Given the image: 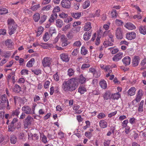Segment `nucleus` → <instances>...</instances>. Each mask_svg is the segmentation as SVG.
<instances>
[{
	"label": "nucleus",
	"instance_id": "nucleus-60",
	"mask_svg": "<svg viewBox=\"0 0 146 146\" xmlns=\"http://www.w3.org/2000/svg\"><path fill=\"white\" fill-rule=\"evenodd\" d=\"M90 66V65L88 64H83L81 67V69L82 70H84L86 68H89Z\"/></svg>",
	"mask_w": 146,
	"mask_h": 146
},
{
	"label": "nucleus",
	"instance_id": "nucleus-9",
	"mask_svg": "<svg viewBox=\"0 0 146 146\" xmlns=\"http://www.w3.org/2000/svg\"><path fill=\"white\" fill-rule=\"evenodd\" d=\"M123 56L122 52H119L115 55L113 58V60L115 62L118 61L120 60Z\"/></svg>",
	"mask_w": 146,
	"mask_h": 146
},
{
	"label": "nucleus",
	"instance_id": "nucleus-39",
	"mask_svg": "<svg viewBox=\"0 0 146 146\" xmlns=\"http://www.w3.org/2000/svg\"><path fill=\"white\" fill-rule=\"evenodd\" d=\"M50 34L51 36L54 34H56V30L54 27H51L49 29Z\"/></svg>",
	"mask_w": 146,
	"mask_h": 146
},
{
	"label": "nucleus",
	"instance_id": "nucleus-51",
	"mask_svg": "<svg viewBox=\"0 0 146 146\" xmlns=\"http://www.w3.org/2000/svg\"><path fill=\"white\" fill-rule=\"evenodd\" d=\"M67 37L70 39H71L73 37V32L70 31L69 32L67 35Z\"/></svg>",
	"mask_w": 146,
	"mask_h": 146
},
{
	"label": "nucleus",
	"instance_id": "nucleus-45",
	"mask_svg": "<svg viewBox=\"0 0 146 146\" xmlns=\"http://www.w3.org/2000/svg\"><path fill=\"white\" fill-rule=\"evenodd\" d=\"M47 17V16L45 15H43L41 17L39 22L40 23H43L46 19Z\"/></svg>",
	"mask_w": 146,
	"mask_h": 146
},
{
	"label": "nucleus",
	"instance_id": "nucleus-1",
	"mask_svg": "<svg viewBox=\"0 0 146 146\" xmlns=\"http://www.w3.org/2000/svg\"><path fill=\"white\" fill-rule=\"evenodd\" d=\"M78 80L72 78L68 81H64L63 84L62 88L64 91H72L75 90L78 86Z\"/></svg>",
	"mask_w": 146,
	"mask_h": 146
},
{
	"label": "nucleus",
	"instance_id": "nucleus-32",
	"mask_svg": "<svg viewBox=\"0 0 146 146\" xmlns=\"http://www.w3.org/2000/svg\"><path fill=\"white\" fill-rule=\"evenodd\" d=\"M100 10H97L94 14L92 13L91 15V16L92 17H99L100 16Z\"/></svg>",
	"mask_w": 146,
	"mask_h": 146
},
{
	"label": "nucleus",
	"instance_id": "nucleus-25",
	"mask_svg": "<svg viewBox=\"0 0 146 146\" xmlns=\"http://www.w3.org/2000/svg\"><path fill=\"white\" fill-rule=\"evenodd\" d=\"M17 28V26L14 25V26H11V28L9 29V34L10 35H11L14 33V31L16 30Z\"/></svg>",
	"mask_w": 146,
	"mask_h": 146
},
{
	"label": "nucleus",
	"instance_id": "nucleus-18",
	"mask_svg": "<svg viewBox=\"0 0 146 146\" xmlns=\"http://www.w3.org/2000/svg\"><path fill=\"white\" fill-rule=\"evenodd\" d=\"M10 140L11 143L13 144H15L17 141V139L16 136L13 134L11 135Z\"/></svg>",
	"mask_w": 146,
	"mask_h": 146
},
{
	"label": "nucleus",
	"instance_id": "nucleus-13",
	"mask_svg": "<svg viewBox=\"0 0 146 146\" xmlns=\"http://www.w3.org/2000/svg\"><path fill=\"white\" fill-rule=\"evenodd\" d=\"M75 78L76 79H77L78 80V81L77 82L78 85L79 83L82 84L84 83L85 82L86 78L82 75H80L78 78Z\"/></svg>",
	"mask_w": 146,
	"mask_h": 146
},
{
	"label": "nucleus",
	"instance_id": "nucleus-44",
	"mask_svg": "<svg viewBox=\"0 0 146 146\" xmlns=\"http://www.w3.org/2000/svg\"><path fill=\"white\" fill-rule=\"evenodd\" d=\"M59 16L61 18H66L68 17V15L67 14L62 12L60 14Z\"/></svg>",
	"mask_w": 146,
	"mask_h": 146
},
{
	"label": "nucleus",
	"instance_id": "nucleus-26",
	"mask_svg": "<svg viewBox=\"0 0 146 146\" xmlns=\"http://www.w3.org/2000/svg\"><path fill=\"white\" fill-rule=\"evenodd\" d=\"M8 9L6 8L0 7V14L1 15L5 14L8 13Z\"/></svg>",
	"mask_w": 146,
	"mask_h": 146
},
{
	"label": "nucleus",
	"instance_id": "nucleus-64",
	"mask_svg": "<svg viewBox=\"0 0 146 146\" xmlns=\"http://www.w3.org/2000/svg\"><path fill=\"white\" fill-rule=\"evenodd\" d=\"M93 94L94 95H98L100 94V92L98 89H96L92 92Z\"/></svg>",
	"mask_w": 146,
	"mask_h": 146
},
{
	"label": "nucleus",
	"instance_id": "nucleus-22",
	"mask_svg": "<svg viewBox=\"0 0 146 146\" xmlns=\"http://www.w3.org/2000/svg\"><path fill=\"white\" fill-rule=\"evenodd\" d=\"M71 15L74 18L79 19L81 16V13L80 12L71 13Z\"/></svg>",
	"mask_w": 146,
	"mask_h": 146
},
{
	"label": "nucleus",
	"instance_id": "nucleus-55",
	"mask_svg": "<svg viewBox=\"0 0 146 146\" xmlns=\"http://www.w3.org/2000/svg\"><path fill=\"white\" fill-rule=\"evenodd\" d=\"M42 141L44 143H46L48 142L47 137L44 135H43L42 137Z\"/></svg>",
	"mask_w": 146,
	"mask_h": 146
},
{
	"label": "nucleus",
	"instance_id": "nucleus-57",
	"mask_svg": "<svg viewBox=\"0 0 146 146\" xmlns=\"http://www.w3.org/2000/svg\"><path fill=\"white\" fill-rule=\"evenodd\" d=\"M108 36L111 39V40L112 42H113L114 41V39L113 38V36L112 33H111L110 31L109 32Z\"/></svg>",
	"mask_w": 146,
	"mask_h": 146
},
{
	"label": "nucleus",
	"instance_id": "nucleus-48",
	"mask_svg": "<svg viewBox=\"0 0 146 146\" xmlns=\"http://www.w3.org/2000/svg\"><path fill=\"white\" fill-rule=\"evenodd\" d=\"M20 113L19 109H16V110L13 111L12 112V115H19Z\"/></svg>",
	"mask_w": 146,
	"mask_h": 146
},
{
	"label": "nucleus",
	"instance_id": "nucleus-63",
	"mask_svg": "<svg viewBox=\"0 0 146 146\" xmlns=\"http://www.w3.org/2000/svg\"><path fill=\"white\" fill-rule=\"evenodd\" d=\"M110 141L109 140H105L104 143V146H109L110 143Z\"/></svg>",
	"mask_w": 146,
	"mask_h": 146
},
{
	"label": "nucleus",
	"instance_id": "nucleus-59",
	"mask_svg": "<svg viewBox=\"0 0 146 146\" xmlns=\"http://www.w3.org/2000/svg\"><path fill=\"white\" fill-rule=\"evenodd\" d=\"M58 15L56 13H53L51 15L50 18L55 20L57 17Z\"/></svg>",
	"mask_w": 146,
	"mask_h": 146
},
{
	"label": "nucleus",
	"instance_id": "nucleus-3",
	"mask_svg": "<svg viewBox=\"0 0 146 146\" xmlns=\"http://www.w3.org/2000/svg\"><path fill=\"white\" fill-rule=\"evenodd\" d=\"M33 118L30 115H28L24 120V126L25 128H28L29 126L31 125Z\"/></svg>",
	"mask_w": 146,
	"mask_h": 146
},
{
	"label": "nucleus",
	"instance_id": "nucleus-40",
	"mask_svg": "<svg viewBox=\"0 0 146 146\" xmlns=\"http://www.w3.org/2000/svg\"><path fill=\"white\" fill-rule=\"evenodd\" d=\"M90 1H89L87 0L85 2V4L83 5V7L84 9H86L90 5Z\"/></svg>",
	"mask_w": 146,
	"mask_h": 146
},
{
	"label": "nucleus",
	"instance_id": "nucleus-36",
	"mask_svg": "<svg viewBox=\"0 0 146 146\" xmlns=\"http://www.w3.org/2000/svg\"><path fill=\"white\" fill-rule=\"evenodd\" d=\"M33 18L35 22H37L40 19V14L38 13H36L33 16Z\"/></svg>",
	"mask_w": 146,
	"mask_h": 146
},
{
	"label": "nucleus",
	"instance_id": "nucleus-46",
	"mask_svg": "<svg viewBox=\"0 0 146 146\" xmlns=\"http://www.w3.org/2000/svg\"><path fill=\"white\" fill-rule=\"evenodd\" d=\"M40 7V5L39 4H37L32 6L31 9L33 11H36L38 8H39Z\"/></svg>",
	"mask_w": 146,
	"mask_h": 146
},
{
	"label": "nucleus",
	"instance_id": "nucleus-41",
	"mask_svg": "<svg viewBox=\"0 0 146 146\" xmlns=\"http://www.w3.org/2000/svg\"><path fill=\"white\" fill-rule=\"evenodd\" d=\"M111 15L112 18H116L118 15L116 10L113 9L111 13Z\"/></svg>",
	"mask_w": 146,
	"mask_h": 146
},
{
	"label": "nucleus",
	"instance_id": "nucleus-27",
	"mask_svg": "<svg viewBox=\"0 0 146 146\" xmlns=\"http://www.w3.org/2000/svg\"><path fill=\"white\" fill-rule=\"evenodd\" d=\"M120 97V95L119 92L115 94H112L111 95V99L113 100H117Z\"/></svg>",
	"mask_w": 146,
	"mask_h": 146
},
{
	"label": "nucleus",
	"instance_id": "nucleus-38",
	"mask_svg": "<svg viewBox=\"0 0 146 146\" xmlns=\"http://www.w3.org/2000/svg\"><path fill=\"white\" fill-rule=\"evenodd\" d=\"M88 50L84 46H82L81 48V53L82 55H86L87 53Z\"/></svg>",
	"mask_w": 146,
	"mask_h": 146
},
{
	"label": "nucleus",
	"instance_id": "nucleus-58",
	"mask_svg": "<svg viewBox=\"0 0 146 146\" xmlns=\"http://www.w3.org/2000/svg\"><path fill=\"white\" fill-rule=\"evenodd\" d=\"M115 23L119 26L121 25L123 23V22L121 20L117 19L115 21Z\"/></svg>",
	"mask_w": 146,
	"mask_h": 146
},
{
	"label": "nucleus",
	"instance_id": "nucleus-6",
	"mask_svg": "<svg viewBox=\"0 0 146 146\" xmlns=\"http://www.w3.org/2000/svg\"><path fill=\"white\" fill-rule=\"evenodd\" d=\"M61 4L63 7L66 9H69L71 7V3L68 0H62Z\"/></svg>",
	"mask_w": 146,
	"mask_h": 146
},
{
	"label": "nucleus",
	"instance_id": "nucleus-33",
	"mask_svg": "<svg viewBox=\"0 0 146 146\" xmlns=\"http://www.w3.org/2000/svg\"><path fill=\"white\" fill-rule=\"evenodd\" d=\"M6 46L8 47L11 48L12 45V41L11 39H7L5 41Z\"/></svg>",
	"mask_w": 146,
	"mask_h": 146
},
{
	"label": "nucleus",
	"instance_id": "nucleus-5",
	"mask_svg": "<svg viewBox=\"0 0 146 146\" xmlns=\"http://www.w3.org/2000/svg\"><path fill=\"white\" fill-rule=\"evenodd\" d=\"M22 110L23 112L27 114H34L31 108L28 106H25L22 107Z\"/></svg>",
	"mask_w": 146,
	"mask_h": 146
},
{
	"label": "nucleus",
	"instance_id": "nucleus-7",
	"mask_svg": "<svg viewBox=\"0 0 146 146\" xmlns=\"http://www.w3.org/2000/svg\"><path fill=\"white\" fill-rule=\"evenodd\" d=\"M115 35L118 39H121L123 38V33L121 28H117V29L115 30Z\"/></svg>",
	"mask_w": 146,
	"mask_h": 146
},
{
	"label": "nucleus",
	"instance_id": "nucleus-35",
	"mask_svg": "<svg viewBox=\"0 0 146 146\" xmlns=\"http://www.w3.org/2000/svg\"><path fill=\"white\" fill-rule=\"evenodd\" d=\"M86 91V89L84 86L80 87L78 89V91L81 94H83Z\"/></svg>",
	"mask_w": 146,
	"mask_h": 146
},
{
	"label": "nucleus",
	"instance_id": "nucleus-11",
	"mask_svg": "<svg viewBox=\"0 0 146 146\" xmlns=\"http://www.w3.org/2000/svg\"><path fill=\"white\" fill-rule=\"evenodd\" d=\"M60 58L63 61L66 62H68L69 60V58L68 55L65 53H62L60 54Z\"/></svg>",
	"mask_w": 146,
	"mask_h": 146
},
{
	"label": "nucleus",
	"instance_id": "nucleus-29",
	"mask_svg": "<svg viewBox=\"0 0 146 146\" xmlns=\"http://www.w3.org/2000/svg\"><path fill=\"white\" fill-rule=\"evenodd\" d=\"M139 30L140 33L144 35L146 34V28L145 27L142 26L140 27Z\"/></svg>",
	"mask_w": 146,
	"mask_h": 146
},
{
	"label": "nucleus",
	"instance_id": "nucleus-43",
	"mask_svg": "<svg viewBox=\"0 0 146 146\" xmlns=\"http://www.w3.org/2000/svg\"><path fill=\"white\" fill-rule=\"evenodd\" d=\"M68 74L70 76H72L74 74V71L72 68L69 69L68 71Z\"/></svg>",
	"mask_w": 146,
	"mask_h": 146
},
{
	"label": "nucleus",
	"instance_id": "nucleus-12",
	"mask_svg": "<svg viewBox=\"0 0 146 146\" xmlns=\"http://www.w3.org/2000/svg\"><path fill=\"white\" fill-rule=\"evenodd\" d=\"M140 59L138 56H135L132 61V65L134 67L137 66L139 63Z\"/></svg>",
	"mask_w": 146,
	"mask_h": 146
},
{
	"label": "nucleus",
	"instance_id": "nucleus-62",
	"mask_svg": "<svg viewBox=\"0 0 146 146\" xmlns=\"http://www.w3.org/2000/svg\"><path fill=\"white\" fill-rule=\"evenodd\" d=\"M60 11V8L58 6H56V7H55L53 11V13H56L59 12Z\"/></svg>",
	"mask_w": 146,
	"mask_h": 146
},
{
	"label": "nucleus",
	"instance_id": "nucleus-31",
	"mask_svg": "<svg viewBox=\"0 0 146 146\" xmlns=\"http://www.w3.org/2000/svg\"><path fill=\"white\" fill-rule=\"evenodd\" d=\"M7 23L8 25L9 29L11 28V26L14 25L15 23L14 20L11 19H9L7 21Z\"/></svg>",
	"mask_w": 146,
	"mask_h": 146
},
{
	"label": "nucleus",
	"instance_id": "nucleus-15",
	"mask_svg": "<svg viewBox=\"0 0 146 146\" xmlns=\"http://www.w3.org/2000/svg\"><path fill=\"white\" fill-rule=\"evenodd\" d=\"M0 101L2 104H5L8 101L6 94L2 95L0 98Z\"/></svg>",
	"mask_w": 146,
	"mask_h": 146
},
{
	"label": "nucleus",
	"instance_id": "nucleus-14",
	"mask_svg": "<svg viewBox=\"0 0 146 146\" xmlns=\"http://www.w3.org/2000/svg\"><path fill=\"white\" fill-rule=\"evenodd\" d=\"M125 27L129 30H132L135 29L136 27L132 23L129 22L126 24L125 25Z\"/></svg>",
	"mask_w": 146,
	"mask_h": 146
},
{
	"label": "nucleus",
	"instance_id": "nucleus-17",
	"mask_svg": "<svg viewBox=\"0 0 146 146\" xmlns=\"http://www.w3.org/2000/svg\"><path fill=\"white\" fill-rule=\"evenodd\" d=\"M99 125L101 127L104 128L107 127L108 123L105 120H101L99 122Z\"/></svg>",
	"mask_w": 146,
	"mask_h": 146
},
{
	"label": "nucleus",
	"instance_id": "nucleus-56",
	"mask_svg": "<svg viewBox=\"0 0 146 146\" xmlns=\"http://www.w3.org/2000/svg\"><path fill=\"white\" fill-rule=\"evenodd\" d=\"M15 72H13L11 73H10L8 75L7 78V81L9 82V80L10 79V78H11V77L13 75L15 76Z\"/></svg>",
	"mask_w": 146,
	"mask_h": 146
},
{
	"label": "nucleus",
	"instance_id": "nucleus-34",
	"mask_svg": "<svg viewBox=\"0 0 146 146\" xmlns=\"http://www.w3.org/2000/svg\"><path fill=\"white\" fill-rule=\"evenodd\" d=\"M44 28L42 27H38L36 36H38L42 33L43 31Z\"/></svg>",
	"mask_w": 146,
	"mask_h": 146
},
{
	"label": "nucleus",
	"instance_id": "nucleus-54",
	"mask_svg": "<svg viewBox=\"0 0 146 146\" xmlns=\"http://www.w3.org/2000/svg\"><path fill=\"white\" fill-rule=\"evenodd\" d=\"M28 71L27 70L23 69L21 70L20 73L21 75H27L28 74Z\"/></svg>",
	"mask_w": 146,
	"mask_h": 146
},
{
	"label": "nucleus",
	"instance_id": "nucleus-21",
	"mask_svg": "<svg viewBox=\"0 0 146 146\" xmlns=\"http://www.w3.org/2000/svg\"><path fill=\"white\" fill-rule=\"evenodd\" d=\"M91 23L90 22H88L86 23L84 28V30L85 31H88L90 30L92 27L91 26Z\"/></svg>",
	"mask_w": 146,
	"mask_h": 146
},
{
	"label": "nucleus",
	"instance_id": "nucleus-49",
	"mask_svg": "<svg viewBox=\"0 0 146 146\" xmlns=\"http://www.w3.org/2000/svg\"><path fill=\"white\" fill-rule=\"evenodd\" d=\"M106 116L105 114L103 113H99L98 115V118L99 119L104 118Z\"/></svg>",
	"mask_w": 146,
	"mask_h": 146
},
{
	"label": "nucleus",
	"instance_id": "nucleus-47",
	"mask_svg": "<svg viewBox=\"0 0 146 146\" xmlns=\"http://www.w3.org/2000/svg\"><path fill=\"white\" fill-rule=\"evenodd\" d=\"M61 41L62 42H67V39L64 35H62L60 36Z\"/></svg>",
	"mask_w": 146,
	"mask_h": 146
},
{
	"label": "nucleus",
	"instance_id": "nucleus-20",
	"mask_svg": "<svg viewBox=\"0 0 146 146\" xmlns=\"http://www.w3.org/2000/svg\"><path fill=\"white\" fill-rule=\"evenodd\" d=\"M135 88L134 87H131L128 90V95L130 96L134 95L135 94Z\"/></svg>",
	"mask_w": 146,
	"mask_h": 146
},
{
	"label": "nucleus",
	"instance_id": "nucleus-30",
	"mask_svg": "<svg viewBox=\"0 0 146 146\" xmlns=\"http://www.w3.org/2000/svg\"><path fill=\"white\" fill-rule=\"evenodd\" d=\"M21 87L18 85L15 84L13 89V91L16 93H18L21 91Z\"/></svg>",
	"mask_w": 146,
	"mask_h": 146
},
{
	"label": "nucleus",
	"instance_id": "nucleus-37",
	"mask_svg": "<svg viewBox=\"0 0 146 146\" xmlns=\"http://www.w3.org/2000/svg\"><path fill=\"white\" fill-rule=\"evenodd\" d=\"M50 38L49 34L48 32H46L43 36V39L45 42L47 41Z\"/></svg>",
	"mask_w": 146,
	"mask_h": 146
},
{
	"label": "nucleus",
	"instance_id": "nucleus-61",
	"mask_svg": "<svg viewBox=\"0 0 146 146\" xmlns=\"http://www.w3.org/2000/svg\"><path fill=\"white\" fill-rule=\"evenodd\" d=\"M70 24H68L65 26L62 29L63 31H66L68 29L70 28Z\"/></svg>",
	"mask_w": 146,
	"mask_h": 146
},
{
	"label": "nucleus",
	"instance_id": "nucleus-16",
	"mask_svg": "<svg viewBox=\"0 0 146 146\" xmlns=\"http://www.w3.org/2000/svg\"><path fill=\"white\" fill-rule=\"evenodd\" d=\"M111 93L110 91L106 92L104 95V100H108L111 99Z\"/></svg>",
	"mask_w": 146,
	"mask_h": 146
},
{
	"label": "nucleus",
	"instance_id": "nucleus-52",
	"mask_svg": "<svg viewBox=\"0 0 146 146\" xmlns=\"http://www.w3.org/2000/svg\"><path fill=\"white\" fill-rule=\"evenodd\" d=\"M79 48L75 49L72 53V54L73 56H76L77 55L78 52Z\"/></svg>",
	"mask_w": 146,
	"mask_h": 146
},
{
	"label": "nucleus",
	"instance_id": "nucleus-24",
	"mask_svg": "<svg viewBox=\"0 0 146 146\" xmlns=\"http://www.w3.org/2000/svg\"><path fill=\"white\" fill-rule=\"evenodd\" d=\"M56 26L58 28H61L63 25V21L60 19H58L56 20Z\"/></svg>",
	"mask_w": 146,
	"mask_h": 146
},
{
	"label": "nucleus",
	"instance_id": "nucleus-19",
	"mask_svg": "<svg viewBox=\"0 0 146 146\" xmlns=\"http://www.w3.org/2000/svg\"><path fill=\"white\" fill-rule=\"evenodd\" d=\"M89 72L92 73L93 76L96 78L99 77L100 75H98L96 70L94 68H90L89 69Z\"/></svg>",
	"mask_w": 146,
	"mask_h": 146
},
{
	"label": "nucleus",
	"instance_id": "nucleus-42",
	"mask_svg": "<svg viewBox=\"0 0 146 146\" xmlns=\"http://www.w3.org/2000/svg\"><path fill=\"white\" fill-rule=\"evenodd\" d=\"M34 58H31L27 63V66L28 67H31L32 66V63L34 61Z\"/></svg>",
	"mask_w": 146,
	"mask_h": 146
},
{
	"label": "nucleus",
	"instance_id": "nucleus-53",
	"mask_svg": "<svg viewBox=\"0 0 146 146\" xmlns=\"http://www.w3.org/2000/svg\"><path fill=\"white\" fill-rule=\"evenodd\" d=\"M33 137L34 138V140H38L39 138V137L36 134H35L34 135H32V137L30 138L31 139H33ZM30 138V137L29 138V139Z\"/></svg>",
	"mask_w": 146,
	"mask_h": 146
},
{
	"label": "nucleus",
	"instance_id": "nucleus-23",
	"mask_svg": "<svg viewBox=\"0 0 146 146\" xmlns=\"http://www.w3.org/2000/svg\"><path fill=\"white\" fill-rule=\"evenodd\" d=\"M100 85L101 88L103 89H105L107 87V85L106 82L104 80H103L100 82Z\"/></svg>",
	"mask_w": 146,
	"mask_h": 146
},
{
	"label": "nucleus",
	"instance_id": "nucleus-4",
	"mask_svg": "<svg viewBox=\"0 0 146 146\" xmlns=\"http://www.w3.org/2000/svg\"><path fill=\"white\" fill-rule=\"evenodd\" d=\"M52 62V59L50 57H45L42 61V64L44 67H49Z\"/></svg>",
	"mask_w": 146,
	"mask_h": 146
},
{
	"label": "nucleus",
	"instance_id": "nucleus-2",
	"mask_svg": "<svg viewBox=\"0 0 146 146\" xmlns=\"http://www.w3.org/2000/svg\"><path fill=\"white\" fill-rule=\"evenodd\" d=\"M17 121L18 119L16 118H14L13 119L10 124L8 127L9 131L13 132L15 130L16 128Z\"/></svg>",
	"mask_w": 146,
	"mask_h": 146
},
{
	"label": "nucleus",
	"instance_id": "nucleus-8",
	"mask_svg": "<svg viewBox=\"0 0 146 146\" xmlns=\"http://www.w3.org/2000/svg\"><path fill=\"white\" fill-rule=\"evenodd\" d=\"M136 36V33L133 32L127 33L126 35V38L128 40H130L134 39L135 38Z\"/></svg>",
	"mask_w": 146,
	"mask_h": 146
},
{
	"label": "nucleus",
	"instance_id": "nucleus-28",
	"mask_svg": "<svg viewBox=\"0 0 146 146\" xmlns=\"http://www.w3.org/2000/svg\"><path fill=\"white\" fill-rule=\"evenodd\" d=\"M91 33L86 32L84 35V38L85 40H87L89 39L91 36Z\"/></svg>",
	"mask_w": 146,
	"mask_h": 146
},
{
	"label": "nucleus",
	"instance_id": "nucleus-50",
	"mask_svg": "<svg viewBox=\"0 0 146 146\" xmlns=\"http://www.w3.org/2000/svg\"><path fill=\"white\" fill-rule=\"evenodd\" d=\"M81 44L80 41H78L75 42L73 44L74 46H77L80 47L81 45Z\"/></svg>",
	"mask_w": 146,
	"mask_h": 146
},
{
	"label": "nucleus",
	"instance_id": "nucleus-10",
	"mask_svg": "<svg viewBox=\"0 0 146 146\" xmlns=\"http://www.w3.org/2000/svg\"><path fill=\"white\" fill-rule=\"evenodd\" d=\"M122 60L123 64L125 66H128L130 64L131 58L129 56H126Z\"/></svg>",
	"mask_w": 146,
	"mask_h": 146
}]
</instances>
